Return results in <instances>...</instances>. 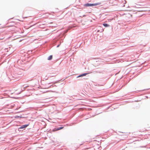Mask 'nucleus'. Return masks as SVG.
<instances>
[{
    "label": "nucleus",
    "mask_w": 150,
    "mask_h": 150,
    "mask_svg": "<svg viewBox=\"0 0 150 150\" xmlns=\"http://www.w3.org/2000/svg\"><path fill=\"white\" fill-rule=\"evenodd\" d=\"M100 4V3H97L95 4H86L84 5V6H91L98 5Z\"/></svg>",
    "instance_id": "obj_1"
},
{
    "label": "nucleus",
    "mask_w": 150,
    "mask_h": 150,
    "mask_svg": "<svg viewBox=\"0 0 150 150\" xmlns=\"http://www.w3.org/2000/svg\"><path fill=\"white\" fill-rule=\"evenodd\" d=\"M64 128L63 127H59L58 128H55L54 129H53V131H56L57 130H59L62 129H63Z\"/></svg>",
    "instance_id": "obj_2"
},
{
    "label": "nucleus",
    "mask_w": 150,
    "mask_h": 150,
    "mask_svg": "<svg viewBox=\"0 0 150 150\" xmlns=\"http://www.w3.org/2000/svg\"><path fill=\"white\" fill-rule=\"evenodd\" d=\"M29 125H25L22 126L21 127H20V129H23L25 128L26 127Z\"/></svg>",
    "instance_id": "obj_3"
},
{
    "label": "nucleus",
    "mask_w": 150,
    "mask_h": 150,
    "mask_svg": "<svg viewBox=\"0 0 150 150\" xmlns=\"http://www.w3.org/2000/svg\"><path fill=\"white\" fill-rule=\"evenodd\" d=\"M88 74V73L83 74H82L79 76L78 77H81V76H85L86 75Z\"/></svg>",
    "instance_id": "obj_4"
},
{
    "label": "nucleus",
    "mask_w": 150,
    "mask_h": 150,
    "mask_svg": "<svg viewBox=\"0 0 150 150\" xmlns=\"http://www.w3.org/2000/svg\"><path fill=\"white\" fill-rule=\"evenodd\" d=\"M103 25L105 27H108L109 26V25L106 23H103Z\"/></svg>",
    "instance_id": "obj_5"
},
{
    "label": "nucleus",
    "mask_w": 150,
    "mask_h": 150,
    "mask_svg": "<svg viewBox=\"0 0 150 150\" xmlns=\"http://www.w3.org/2000/svg\"><path fill=\"white\" fill-rule=\"evenodd\" d=\"M52 55H50L48 58V60H50L51 59H52Z\"/></svg>",
    "instance_id": "obj_6"
},
{
    "label": "nucleus",
    "mask_w": 150,
    "mask_h": 150,
    "mask_svg": "<svg viewBox=\"0 0 150 150\" xmlns=\"http://www.w3.org/2000/svg\"><path fill=\"white\" fill-rule=\"evenodd\" d=\"M127 16L130 18L132 17V15L130 14H128L127 15Z\"/></svg>",
    "instance_id": "obj_7"
},
{
    "label": "nucleus",
    "mask_w": 150,
    "mask_h": 150,
    "mask_svg": "<svg viewBox=\"0 0 150 150\" xmlns=\"http://www.w3.org/2000/svg\"><path fill=\"white\" fill-rule=\"evenodd\" d=\"M2 39H3V38L0 39V40H2Z\"/></svg>",
    "instance_id": "obj_8"
}]
</instances>
